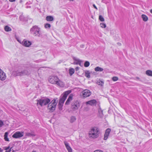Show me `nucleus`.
<instances>
[{
    "instance_id": "09e8293b",
    "label": "nucleus",
    "mask_w": 152,
    "mask_h": 152,
    "mask_svg": "<svg viewBox=\"0 0 152 152\" xmlns=\"http://www.w3.org/2000/svg\"><path fill=\"white\" fill-rule=\"evenodd\" d=\"M75 61V62H77V61Z\"/></svg>"
},
{
    "instance_id": "cd10ccee",
    "label": "nucleus",
    "mask_w": 152,
    "mask_h": 152,
    "mask_svg": "<svg viewBox=\"0 0 152 152\" xmlns=\"http://www.w3.org/2000/svg\"><path fill=\"white\" fill-rule=\"evenodd\" d=\"M90 65V63L88 61H86L84 64V66L85 67H88Z\"/></svg>"
},
{
    "instance_id": "b1692460",
    "label": "nucleus",
    "mask_w": 152,
    "mask_h": 152,
    "mask_svg": "<svg viewBox=\"0 0 152 152\" xmlns=\"http://www.w3.org/2000/svg\"><path fill=\"white\" fill-rule=\"evenodd\" d=\"M8 133L7 132H6L4 135V139L6 141H9V139L7 137L8 135Z\"/></svg>"
},
{
    "instance_id": "2f4dec72",
    "label": "nucleus",
    "mask_w": 152,
    "mask_h": 152,
    "mask_svg": "<svg viewBox=\"0 0 152 152\" xmlns=\"http://www.w3.org/2000/svg\"><path fill=\"white\" fill-rule=\"evenodd\" d=\"M100 26L102 28H105L106 27V25L103 23H101L100 24Z\"/></svg>"
},
{
    "instance_id": "7c9ffc66",
    "label": "nucleus",
    "mask_w": 152,
    "mask_h": 152,
    "mask_svg": "<svg viewBox=\"0 0 152 152\" xmlns=\"http://www.w3.org/2000/svg\"><path fill=\"white\" fill-rule=\"evenodd\" d=\"M50 25L49 23H46L45 25V28H50Z\"/></svg>"
},
{
    "instance_id": "4be33fe9",
    "label": "nucleus",
    "mask_w": 152,
    "mask_h": 152,
    "mask_svg": "<svg viewBox=\"0 0 152 152\" xmlns=\"http://www.w3.org/2000/svg\"><path fill=\"white\" fill-rule=\"evenodd\" d=\"M46 20L48 21H51L53 20V18L51 16H48L46 18Z\"/></svg>"
},
{
    "instance_id": "4468645a",
    "label": "nucleus",
    "mask_w": 152,
    "mask_h": 152,
    "mask_svg": "<svg viewBox=\"0 0 152 152\" xmlns=\"http://www.w3.org/2000/svg\"><path fill=\"white\" fill-rule=\"evenodd\" d=\"M111 130L110 129H107L105 131V132L104 135V140H106L107 139L109 134L110 133Z\"/></svg>"
},
{
    "instance_id": "49530a36",
    "label": "nucleus",
    "mask_w": 152,
    "mask_h": 152,
    "mask_svg": "<svg viewBox=\"0 0 152 152\" xmlns=\"http://www.w3.org/2000/svg\"><path fill=\"white\" fill-rule=\"evenodd\" d=\"M22 0H20V3H21V2H22Z\"/></svg>"
},
{
    "instance_id": "8fccbe9b",
    "label": "nucleus",
    "mask_w": 152,
    "mask_h": 152,
    "mask_svg": "<svg viewBox=\"0 0 152 152\" xmlns=\"http://www.w3.org/2000/svg\"><path fill=\"white\" fill-rule=\"evenodd\" d=\"M18 41L19 42H20L18 40Z\"/></svg>"
},
{
    "instance_id": "ea45409f",
    "label": "nucleus",
    "mask_w": 152,
    "mask_h": 152,
    "mask_svg": "<svg viewBox=\"0 0 152 152\" xmlns=\"http://www.w3.org/2000/svg\"><path fill=\"white\" fill-rule=\"evenodd\" d=\"M75 69L76 71H78V70H79V68L78 67H76L75 68Z\"/></svg>"
},
{
    "instance_id": "f3484780",
    "label": "nucleus",
    "mask_w": 152,
    "mask_h": 152,
    "mask_svg": "<svg viewBox=\"0 0 152 152\" xmlns=\"http://www.w3.org/2000/svg\"><path fill=\"white\" fill-rule=\"evenodd\" d=\"M73 96V95L72 94H71L69 96L68 98L66 100V101L65 103V104L68 105L69 104L70 101H71L72 99Z\"/></svg>"
},
{
    "instance_id": "c756f323",
    "label": "nucleus",
    "mask_w": 152,
    "mask_h": 152,
    "mask_svg": "<svg viewBox=\"0 0 152 152\" xmlns=\"http://www.w3.org/2000/svg\"><path fill=\"white\" fill-rule=\"evenodd\" d=\"M99 19L102 22H103L104 20V18L101 15L99 16Z\"/></svg>"
},
{
    "instance_id": "473e14b6",
    "label": "nucleus",
    "mask_w": 152,
    "mask_h": 152,
    "mask_svg": "<svg viewBox=\"0 0 152 152\" xmlns=\"http://www.w3.org/2000/svg\"><path fill=\"white\" fill-rule=\"evenodd\" d=\"M112 79L113 81H115L118 80V78L117 77H114L112 78Z\"/></svg>"
},
{
    "instance_id": "393cba45",
    "label": "nucleus",
    "mask_w": 152,
    "mask_h": 152,
    "mask_svg": "<svg viewBox=\"0 0 152 152\" xmlns=\"http://www.w3.org/2000/svg\"><path fill=\"white\" fill-rule=\"evenodd\" d=\"M90 73L89 71H86L85 72V75L86 77L88 78L90 77Z\"/></svg>"
},
{
    "instance_id": "f704fd0d",
    "label": "nucleus",
    "mask_w": 152,
    "mask_h": 152,
    "mask_svg": "<svg viewBox=\"0 0 152 152\" xmlns=\"http://www.w3.org/2000/svg\"><path fill=\"white\" fill-rule=\"evenodd\" d=\"M63 103H58V105H59V109L61 108L63 105Z\"/></svg>"
},
{
    "instance_id": "58836bf2",
    "label": "nucleus",
    "mask_w": 152,
    "mask_h": 152,
    "mask_svg": "<svg viewBox=\"0 0 152 152\" xmlns=\"http://www.w3.org/2000/svg\"><path fill=\"white\" fill-rule=\"evenodd\" d=\"M10 148V146H8V147L6 148L5 149V150H6V151H7L8 150H9V149Z\"/></svg>"
},
{
    "instance_id": "9b49d317",
    "label": "nucleus",
    "mask_w": 152,
    "mask_h": 152,
    "mask_svg": "<svg viewBox=\"0 0 152 152\" xmlns=\"http://www.w3.org/2000/svg\"><path fill=\"white\" fill-rule=\"evenodd\" d=\"M22 44L23 46L26 47H29L31 45V42L29 41L24 39L22 41Z\"/></svg>"
},
{
    "instance_id": "e433bc0d",
    "label": "nucleus",
    "mask_w": 152,
    "mask_h": 152,
    "mask_svg": "<svg viewBox=\"0 0 152 152\" xmlns=\"http://www.w3.org/2000/svg\"><path fill=\"white\" fill-rule=\"evenodd\" d=\"M94 152H103L101 150H96L94 151Z\"/></svg>"
},
{
    "instance_id": "3c124183",
    "label": "nucleus",
    "mask_w": 152,
    "mask_h": 152,
    "mask_svg": "<svg viewBox=\"0 0 152 152\" xmlns=\"http://www.w3.org/2000/svg\"><path fill=\"white\" fill-rule=\"evenodd\" d=\"M81 46H83V45H81Z\"/></svg>"
},
{
    "instance_id": "4c0bfd02",
    "label": "nucleus",
    "mask_w": 152,
    "mask_h": 152,
    "mask_svg": "<svg viewBox=\"0 0 152 152\" xmlns=\"http://www.w3.org/2000/svg\"><path fill=\"white\" fill-rule=\"evenodd\" d=\"M93 6L95 9H96V10H97V7H96V6L94 4L93 5Z\"/></svg>"
},
{
    "instance_id": "c9c22d12",
    "label": "nucleus",
    "mask_w": 152,
    "mask_h": 152,
    "mask_svg": "<svg viewBox=\"0 0 152 152\" xmlns=\"http://www.w3.org/2000/svg\"><path fill=\"white\" fill-rule=\"evenodd\" d=\"M3 125V122L2 121L0 120V128L2 127Z\"/></svg>"
},
{
    "instance_id": "79ce46f5",
    "label": "nucleus",
    "mask_w": 152,
    "mask_h": 152,
    "mask_svg": "<svg viewBox=\"0 0 152 152\" xmlns=\"http://www.w3.org/2000/svg\"><path fill=\"white\" fill-rule=\"evenodd\" d=\"M117 44L119 45H121V44L119 42L117 43Z\"/></svg>"
},
{
    "instance_id": "c03bdc74",
    "label": "nucleus",
    "mask_w": 152,
    "mask_h": 152,
    "mask_svg": "<svg viewBox=\"0 0 152 152\" xmlns=\"http://www.w3.org/2000/svg\"><path fill=\"white\" fill-rule=\"evenodd\" d=\"M136 78H137V79H138V80H139V79H140V78H139V77H137Z\"/></svg>"
},
{
    "instance_id": "6e6552de",
    "label": "nucleus",
    "mask_w": 152,
    "mask_h": 152,
    "mask_svg": "<svg viewBox=\"0 0 152 152\" xmlns=\"http://www.w3.org/2000/svg\"><path fill=\"white\" fill-rule=\"evenodd\" d=\"M71 92V91H68L64 92L63 93V96L60 99L59 102L64 104V101L66 98L67 95H68Z\"/></svg>"
},
{
    "instance_id": "a19ab883",
    "label": "nucleus",
    "mask_w": 152,
    "mask_h": 152,
    "mask_svg": "<svg viewBox=\"0 0 152 152\" xmlns=\"http://www.w3.org/2000/svg\"><path fill=\"white\" fill-rule=\"evenodd\" d=\"M15 1V0H9V1L11 2H13L14 1Z\"/></svg>"
},
{
    "instance_id": "f257e3e1",
    "label": "nucleus",
    "mask_w": 152,
    "mask_h": 152,
    "mask_svg": "<svg viewBox=\"0 0 152 152\" xmlns=\"http://www.w3.org/2000/svg\"><path fill=\"white\" fill-rule=\"evenodd\" d=\"M100 132L99 129L97 127L95 126L92 127L89 132V137L90 138L96 139L99 137Z\"/></svg>"
},
{
    "instance_id": "1a4fd4ad",
    "label": "nucleus",
    "mask_w": 152,
    "mask_h": 152,
    "mask_svg": "<svg viewBox=\"0 0 152 152\" xmlns=\"http://www.w3.org/2000/svg\"><path fill=\"white\" fill-rule=\"evenodd\" d=\"M23 135V132H17L12 135V137L14 138H17L21 137Z\"/></svg>"
},
{
    "instance_id": "a211bd4d",
    "label": "nucleus",
    "mask_w": 152,
    "mask_h": 152,
    "mask_svg": "<svg viewBox=\"0 0 152 152\" xmlns=\"http://www.w3.org/2000/svg\"><path fill=\"white\" fill-rule=\"evenodd\" d=\"M26 136L30 137H34L36 136V134L33 132H27L26 133Z\"/></svg>"
},
{
    "instance_id": "f8f14e48",
    "label": "nucleus",
    "mask_w": 152,
    "mask_h": 152,
    "mask_svg": "<svg viewBox=\"0 0 152 152\" xmlns=\"http://www.w3.org/2000/svg\"><path fill=\"white\" fill-rule=\"evenodd\" d=\"M6 78L5 73L0 69V79L2 80H4Z\"/></svg>"
},
{
    "instance_id": "412c9836",
    "label": "nucleus",
    "mask_w": 152,
    "mask_h": 152,
    "mask_svg": "<svg viewBox=\"0 0 152 152\" xmlns=\"http://www.w3.org/2000/svg\"><path fill=\"white\" fill-rule=\"evenodd\" d=\"M145 74L148 76H152V71L151 70H147L145 72Z\"/></svg>"
},
{
    "instance_id": "a878e982",
    "label": "nucleus",
    "mask_w": 152,
    "mask_h": 152,
    "mask_svg": "<svg viewBox=\"0 0 152 152\" xmlns=\"http://www.w3.org/2000/svg\"><path fill=\"white\" fill-rule=\"evenodd\" d=\"M4 30L6 31H9L12 30L11 28L8 26H5Z\"/></svg>"
},
{
    "instance_id": "2eb2a0df",
    "label": "nucleus",
    "mask_w": 152,
    "mask_h": 152,
    "mask_svg": "<svg viewBox=\"0 0 152 152\" xmlns=\"http://www.w3.org/2000/svg\"><path fill=\"white\" fill-rule=\"evenodd\" d=\"M73 59L74 61H77V62H74L73 64H79L80 66H81V62H82V61L80 60L78 58H76L75 57H73Z\"/></svg>"
},
{
    "instance_id": "de8ad7c7",
    "label": "nucleus",
    "mask_w": 152,
    "mask_h": 152,
    "mask_svg": "<svg viewBox=\"0 0 152 152\" xmlns=\"http://www.w3.org/2000/svg\"><path fill=\"white\" fill-rule=\"evenodd\" d=\"M32 152H36L35 151H33Z\"/></svg>"
},
{
    "instance_id": "72a5a7b5",
    "label": "nucleus",
    "mask_w": 152,
    "mask_h": 152,
    "mask_svg": "<svg viewBox=\"0 0 152 152\" xmlns=\"http://www.w3.org/2000/svg\"><path fill=\"white\" fill-rule=\"evenodd\" d=\"M98 112L100 114H103V110L101 109V108H100L99 109Z\"/></svg>"
},
{
    "instance_id": "7ed1b4c3",
    "label": "nucleus",
    "mask_w": 152,
    "mask_h": 152,
    "mask_svg": "<svg viewBox=\"0 0 152 152\" xmlns=\"http://www.w3.org/2000/svg\"><path fill=\"white\" fill-rule=\"evenodd\" d=\"M30 32L33 35L37 37H40L41 34L40 28L36 25L31 28Z\"/></svg>"
},
{
    "instance_id": "39448f33",
    "label": "nucleus",
    "mask_w": 152,
    "mask_h": 152,
    "mask_svg": "<svg viewBox=\"0 0 152 152\" xmlns=\"http://www.w3.org/2000/svg\"><path fill=\"white\" fill-rule=\"evenodd\" d=\"M37 104H39L41 107L47 105L50 101V99L47 98L37 100Z\"/></svg>"
},
{
    "instance_id": "6ab92c4d",
    "label": "nucleus",
    "mask_w": 152,
    "mask_h": 152,
    "mask_svg": "<svg viewBox=\"0 0 152 152\" xmlns=\"http://www.w3.org/2000/svg\"><path fill=\"white\" fill-rule=\"evenodd\" d=\"M94 70L96 72H102L103 70V69L99 66H97L94 68Z\"/></svg>"
},
{
    "instance_id": "0eeeda50",
    "label": "nucleus",
    "mask_w": 152,
    "mask_h": 152,
    "mask_svg": "<svg viewBox=\"0 0 152 152\" xmlns=\"http://www.w3.org/2000/svg\"><path fill=\"white\" fill-rule=\"evenodd\" d=\"M80 103L77 100L73 101L71 104V108L73 111L77 110L80 107Z\"/></svg>"
},
{
    "instance_id": "9d476101",
    "label": "nucleus",
    "mask_w": 152,
    "mask_h": 152,
    "mask_svg": "<svg viewBox=\"0 0 152 152\" xmlns=\"http://www.w3.org/2000/svg\"><path fill=\"white\" fill-rule=\"evenodd\" d=\"M82 93L83 96L84 98L89 96L91 94V92L88 89L84 90L82 92Z\"/></svg>"
},
{
    "instance_id": "ddd939ff",
    "label": "nucleus",
    "mask_w": 152,
    "mask_h": 152,
    "mask_svg": "<svg viewBox=\"0 0 152 152\" xmlns=\"http://www.w3.org/2000/svg\"><path fill=\"white\" fill-rule=\"evenodd\" d=\"M96 101L95 99H92L87 102H86V104H89L92 106L96 105Z\"/></svg>"
},
{
    "instance_id": "bb28decb",
    "label": "nucleus",
    "mask_w": 152,
    "mask_h": 152,
    "mask_svg": "<svg viewBox=\"0 0 152 152\" xmlns=\"http://www.w3.org/2000/svg\"><path fill=\"white\" fill-rule=\"evenodd\" d=\"M76 120V118L75 116H72L70 118V122L72 123L74 122Z\"/></svg>"
},
{
    "instance_id": "dca6fc26",
    "label": "nucleus",
    "mask_w": 152,
    "mask_h": 152,
    "mask_svg": "<svg viewBox=\"0 0 152 152\" xmlns=\"http://www.w3.org/2000/svg\"><path fill=\"white\" fill-rule=\"evenodd\" d=\"M64 143L65 145L66 148L68 151V152H72V149L69 146V143L65 141L64 142Z\"/></svg>"
},
{
    "instance_id": "c85d7f7f",
    "label": "nucleus",
    "mask_w": 152,
    "mask_h": 152,
    "mask_svg": "<svg viewBox=\"0 0 152 152\" xmlns=\"http://www.w3.org/2000/svg\"><path fill=\"white\" fill-rule=\"evenodd\" d=\"M96 83L98 85L100 86H102L103 85V82L100 80H98L97 81Z\"/></svg>"
},
{
    "instance_id": "f03ea898",
    "label": "nucleus",
    "mask_w": 152,
    "mask_h": 152,
    "mask_svg": "<svg viewBox=\"0 0 152 152\" xmlns=\"http://www.w3.org/2000/svg\"><path fill=\"white\" fill-rule=\"evenodd\" d=\"M48 80L49 82L52 84H56L61 87L64 86L63 82L61 81L57 76H51L50 77Z\"/></svg>"
},
{
    "instance_id": "37998d69",
    "label": "nucleus",
    "mask_w": 152,
    "mask_h": 152,
    "mask_svg": "<svg viewBox=\"0 0 152 152\" xmlns=\"http://www.w3.org/2000/svg\"><path fill=\"white\" fill-rule=\"evenodd\" d=\"M150 12L152 14V9L150 10Z\"/></svg>"
},
{
    "instance_id": "5701e85b",
    "label": "nucleus",
    "mask_w": 152,
    "mask_h": 152,
    "mask_svg": "<svg viewBox=\"0 0 152 152\" xmlns=\"http://www.w3.org/2000/svg\"><path fill=\"white\" fill-rule=\"evenodd\" d=\"M69 72L70 76L72 75L75 72V69L73 68H71L69 70Z\"/></svg>"
},
{
    "instance_id": "20e7f679",
    "label": "nucleus",
    "mask_w": 152,
    "mask_h": 152,
    "mask_svg": "<svg viewBox=\"0 0 152 152\" xmlns=\"http://www.w3.org/2000/svg\"><path fill=\"white\" fill-rule=\"evenodd\" d=\"M57 104V102L56 101V100L53 99L48 103L47 107L48 109L49 110L50 112H53L55 110Z\"/></svg>"
},
{
    "instance_id": "423d86ee",
    "label": "nucleus",
    "mask_w": 152,
    "mask_h": 152,
    "mask_svg": "<svg viewBox=\"0 0 152 152\" xmlns=\"http://www.w3.org/2000/svg\"><path fill=\"white\" fill-rule=\"evenodd\" d=\"M31 73V72L28 69H25L20 72H16V76H23L25 75H29Z\"/></svg>"
},
{
    "instance_id": "a18cd8bd",
    "label": "nucleus",
    "mask_w": 152,
    "mask_h": 152,
    "mask_svg": "<svg viewBox=\"0 0 152 152\" xmlns=\"http://www.w3.org/2000/svg\"><path fill=\"white\" fill-rule=\"evenodd\" d=\"M75 0H69L70 1H73Z\"/></svg>"
},
{
    "instance_id": "aec40b11",
    "label": "nucleus",
    "mask_w": 152,
    "mask_h": 152,
    "mask_svg": "<svg viewBox=\"0 0 152 152\" xmlns=\"http://www.w3.org/2000/svg\"><path fill=\"white\" fill-rule=\"evenodd\" d=\"M142 18V19L143 20L145 21H147L148 19V17L145 15L142 14L141 16Z\"/></svg>"
}]
</instances>
